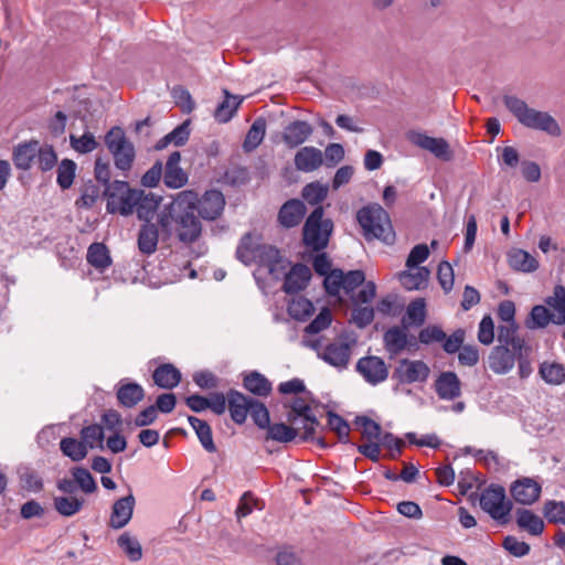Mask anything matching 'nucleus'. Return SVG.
I'll use <instances>...</instances> for the list:
<instances>
[{
    "mask_svg": "<svg viewBox=\"0 0 565 565\" xmlns=\"http://www.w3.org/2000/svg\"><path fill=\"white\" fill-rule=\"evenodd\" d=\"M198 193L193 190L179 192L158 214V224L163 234L184 244L196 242L202 234V223L195 215Z\"/></svg>",
    "mask_w": 565,
    "mask_h": 565,
    "instance_id": "f257e3e1",
    "label": "nucleus"
},
{
    "mask_svg": "<svg viewBox=\"0 0 565 565\" xmlns=\"http://www.w3.org/2000/svg\"><path fill=\"white\" fill-rule=\"evenodd\" d=\"M502 100L507 109L523 127L545 132L551 137L562 135L561 126L550 113L532 108L524 99L514 95H504Z\"/></svg>",
    "mask_w": 565,
    "mask_h": 565,
    "instance_id": "f03ea898",
    "label": "nucleus"
},
{
    "mask_svg": "<svg viewBox=\"0 0 565 565\" xmlns=\"http://www.w3.org/2000/svg\"><path fill=\"white\" fill-rule=\"evenodd\" d=\"M356 220L366 241L380 239L387 245L395 242V232L390 215L381 205L363 206L358 211Z\"/></svg>",
    "mask_w": 565,
    "mask_h": 565,
    "instance_id": "7ed1b4c3",
    "label": "nucleus"
},
{
    "mask_svg": "<svg viewBox=\"0 0 565 565\" xmlns=\"http://www.w3.org/2000/svg\"><path fill=\"white\" fill-rule=\"evenodd\" d=\"M308 345L317 351L318 358L327 364L338 370H345L350 363L352 350L356 345V338L349 333H341L326 345H322L319 340Z\"/></svg>",
    "mask_w": 565,
    "mask_h": 565,
    "instance_id": "20e7f679",
    "label": "nucleus"
},
{
    "mask_svg": "<svg viewBox=\"0 0 565 565\" xmlns=\"http://www.w3.org/2000/svg\"><path fill=\"white\" fill-rule=\"evenodd\" d=\"M323 207L318 205L307 217L302 228L303 244L315 250H323L328 244L333 231V222L330 218H323Z\"/></svg>",
    "mask_w": 565,
    "mask_h": 565,
    "instance_id": "39448f33",
    "label": "nucleus"
},
{
    "mask_svg": "<svg viewBox=\"0 0 565 565\" xmlns=\"http://www.w3.org/2000/svg\"><path fill=\"white\" fill-rule=\"evenodd\" d=\"M480 508L500 524L509 522V515L513 503L507 498L505 489L495 483H491L482 490L479 495Z\"/></svg>",
    "mask_w": 565,
    "mask_h": 565,
    "instance_id": "423d86ee",
    "label": "nucleus"
},
{
    "mask_svg": "<svg viewBox=\"0 0 565 565\" xmlns=\"http://www.w3.org/2000/svg\"><path fill=\"white\" fill-rule=\"evenodd\" d=\"M137 189H131L126 181L115 180L105 188L104 195L107 198L106 210L108 213H118L129 216L136 207Z\"/></svg>",
    "mask_w": 565,
    "mask_h": 565,
    "instance_id": "0eeeda50",
    "label": "nucleus"
},
{
    "mask_svg": "<svg viewBox=\"0 0 565 565\" xmlns=\"http://www.w3.org/2000/svg\"><path fill=\"white\" fill-rule=\"evenodd\" d=\"M107 149L114 157L115 167L121 171L131 169L136 151L120 127L111 128L105 136Z\"/></svg>",
    "mask_w": 565,
    "mask_h": 565,
    "instance_id": "6e6552de",
    "label": "nucleus"
},
{
    "mask_svg": "<svg viewBox=\"0 0 565 565\" xmlns=\"http://www.w3.org/2000/svg\"><path fill=\"white\" fill-rule=\"evenodd\" d=\"M430 367L422 360L402 359L392 373V380L398 384L425 383Z\"/></svg>",
    "mask_w": 565,
    "mask_h": 565,
    "instance_id": "1a4fd4ad",
    "label": "nucleus"
},
{
    "mask_svg": "<svg viewBox=\"0 0 565 565\" xmlns=\"http://www.w3.org/2000/svg\"><path fill=\"white\" fill-rule=\"evenodd\" d=\"M355 370L371 385H377L388 376L386 363L382 358L375 355L361 358L355 365Z\"/></svg>",
    "mask_w": 565,
    "mask_h": 565,
    "instance_id": "9d476101",
    "label": "nucleus"
},
{
    "mask_svg": "<svg viewBox=\"0 0 565 565\" xmlns=\"http://www.w3.org/2000/svg\"><path fill=\"white\" fill-rule=\"evenodd\" d=\"M407 138L413 145L429 151L440 160L448 161L452 157L449 143L444 138L430 137L420 131H409Z\"/></svg>",
    "mask_w": 565,
    "mask_h": 565,
    "instance_id": "9b49d317",
    "label": "nucleus"
},
{
    "mask_svg": "<svg viewBox=\"0 0 565 565\" xmlns=\"http://www.w3.org/2000/svg\"><path fill=\"white\" fill-rule=\"evenodd\" d=\"M518 351L505 345H495L489 356V369L498 375L508 374L515 365L518 359Z\"/></svg>",
    "mask_w": 565,
    "mask_h": 565,
    "instance_id": "f8f14e48",
    "label": "nucleus"
},
{
    "mask_svg": "<svg viewBox=\"0 0 565 565\" xmlns=\"http://www.w3.org/2000/svg\"><path fill=\"white\" fill-rule=\"evenodd\" d=\"M541 492V484L529 477L515 480L510 487V493L514 501L523 505H531L535 503L539 500Z\"/></svg>",
    "mask_w": 565,
    "mask_h": 565,
    "instance_id": "ddd939ff",
    "label": "nucleus"
},
{
    "mask_svg": "<svg viewBox=\"0 0 565 565\" xmlns=\"http://www.w3.org/2000/svg\"><path fill=\"white\" fill-rule=\"evenodd\" d=\"M196 206V212L203 220L214 221L221 216L225 199L221 191L209 190L201 199L198 198Z\"/></svg>",
    "mask_w": 565,
    "mask_h": 565,
    "instance_id": "4468645a",
    "label": "nucleus"
},
{
    "mask_svg": "<svg viewBox=\"0 0 565 565\" xmlns=\"http://www.w3.org/2000/svg\"><path fill=\"white\" fill-rule=\"evenodd\" d=\"M313 134V127L306 120L290 121L282 130L281 139L290 148L305 143Z\"/></svg>",
    "mask_w": 565,
    "mask_h": 565,
    "instance_id": "2eb2a0df",
    "label": "nucleus"
},
{
    "mask_svg": "<svg viewBox=\"0 0 565 565\" xmlns=\"http://www.w3.org/2000/svg\"><path fill=\"white\" fill-rule=\"evenodd\" d=\"M257 258L275 279H279L287 270L288 263L280 256L279 250L271 245L259 246Z\"/></svg>",
    "mask_w": 565,
    "mask_h": 565,
    "instance_id": "dca6fc26",
    "label": "nucleus"
},
{
    "mask_svg": "<svg viewBox=\"0 0 565 565\" xmlns=\"http://www.w3.org/2000/svg\"><path fill=\"white\" fill-rule=\"evenodd\" d=\"M136 500L132 493L116 500L111 508L109 526L114 530L125 527L134 514Z\"/></svg>",
    "mask_w": 565,
    "mask_h": 565,
    "instance_id": "f3484780",
    "label": "nucleus"
},
{
    "mask_svg": "<svg viewBox=\"0 0 565 565\" xmlns=\"http://www.w3.org/2000/svg\"><path fill=\"white\" fill-rule=\"evenodd\" d=\"M181 153L173 151L168 157L163 171V183L170 189H180L188 183V174L180 167Z\"/></svg>",
    "mask_w": 565,
    "mask_h": 565,
    "instance_id": "a211bd4d",
    "label": "nucleus"
},
{
    "mask_svg": "<svg viewBox=\"0 0 565 565\" xmlns=\"http://www.w3.org/2000/svg\"><path fill=\"white\" fill-rule=\"evenodd\" d=\"M285 276L282 290L288 294H297L303 290L311 278L310 268L303 264L294 265L288 273H284Z\"/></svg>",
    "mask_w": 565,
    "mask_h": 565,
    "instance_id": "6ab92c4d",
    "label": "nucleus"
},
{
    "mask_svg": "<svg viewBox=\"0 0 565 565\" xmlns=\"http://www.w3.org/2000/svg\"><path fill=\"white\" fill-rule=\"evenodd\" d=\"M294 164L300 172H313L323 164V152L313 146L302 147L295 153Z\"/></svg>",
    "mask_w": 565,
    "mask_h": 565,
    "instance_id": "aec40b11",
    "label": "nucleus"
},
{
    "mask_svg": "<svg viewBox=\"0 0 565 565\" xmlns=\"http://www.w3.org/2000/svg\"><path fill=\"white\" fill-rule=\"evenodd\" d=\"M435 391L440 399L454 401L461 395V382L455 372H441L435 381Z\"/></svg>",
    "mask_w": 565,
    "mask_h": 565,
    "instance_id": "412c9836",
    "label": "nucleus"
},
{
    "mask_svg": "<svg viewBox=\"0 0 565 565\" xmlns=\"http://www.w3.org/2000/svg\"><path fill=\"white\" fill-rule=\"evenodd\" d=\"M307 212L305 203L299 199L288 200L278 212V221L285 228H291L300 224Z\"/></svg>",
    "mask_w": 565,
    "mask_h": 565,
    "instance_id": "4be33fe9",
    "label": "nucleus"
},
{
    "mask_svg": "<svg viewBox=\"0 0 565 565\" xmlns=\"http://www.w3.org/2000/svg\"><path fill=\"white\" fill-rule=\"evenodd\" d=\"M160 202L161 196L137 189L136 207H134V213L137 214L139 220L145 221V223L150 222L158 210Z\"/></svg>",
    "mask_w": 565,
    "mask_h": 565,
    "instance_id": "5701e85b",
    "label": "nucleus"
},
{
    "mask_svg": "<svg viewBox=\"0 0 565 565\" xmlns=\"http://www.w3.org/2000/svg\"><path fill=\"white\" fill-rule=\"evenodd\" d=\"M228 398V409L231 413V418L236 424H243L245 423L247 418V414L249 412V408L252 406V401L254 398L247 397L244 394H242L238 391L230 390L227 393Z\"/></svg>",
    "mask_w": 565,
    "mask_h": 565,
    "instance_id": "b1692460",
    "label": "nucleus"
},
{
    "mask_svg": "<svg viewBox=\"0 0 565 565\" xmlns=\"http://www.w3.org/2000/svg\"><path fill=\"white\" fill-rule=\"evenodd\" d=\"M224 99L214 110V118L220 124L228 122L236 114L244 100V96L233 95L226 88L223 89Z\"/></svg>",
    "mask_w": 565,
    "mask_h": 565,
    "instance_id": "393cba45",
    "label": "nucleus"
},
{
    "mask_svg": "<svg viewBox=\"0 0 565 565\" xmlns=\"http://www.w3.org/2000/svg\"><path fill=\"white\" fill-rule=\"evenodd\" d=\"M406 328L407 326L405 324L403 327H392L384 332V347L391 356L399 354L407 348L408 335Z\"/></svg>",
    "mask_w": 565,
    "mask_h": 565,
    "instance_id": "a878e982",
    "label": "nucleus"
},
{
    "mask_svg": "<svg viewBox=\"0 0 565 565\" xmlns=\"http://www.w3.org/2000/svg\"><path fill=\"white\" fill-rule=\"evenodd\" d=\"M39 153V141L31 140L29 142L19 143L13 149L12 160L14 166L20 170H29L32 162Z\"/></svg>",
    "mask_w": 565,
    "mask_h": 565,
    "instance_id": "bb28decb",
    "label": "nucleus"
},
{
    "mask_svg": "<svg viewBox=\"0 0 565 565\" xmlns=\"http://www.w3.org/2000/svg\"><path fill=\"white\" fill-rule=\"evenodd\" d=\"M544 301L554 318V324H565V287L556 285L553 295L546 297Z\"/></svg>",
    "mask_w": 565,
    "mask_h": 565,
    "instance_id": "cd10ccee",
    "label": "nucleus"
},
{
    "mask_svg": "<svg viewBox=\"0 0 565 565\" xmlns=\"http://www.w3.org/2000/svg\"><path fill=\"white\" fill-rule=\"evenodd\" d=\"M159 231L156 224L147 222L140 226L138 234V248L145 255H151L157 250Z\"/></svg>",
    "mask_w": 565,
    "mask_h": 565,
    "instance_id": "c85d7f7f",
    "label": "nucleus"
},
{
    "mask_svg": "<svg viewBox=\"0 0 565 565\" xmlns=\"http://www.w3.org/2000/svg\"><path fill=\"white\" fill-rule=\"evenodd\" d=\"M509 265L518 271L532 273L539 267V262L529 252L521 248H513L508 253Z\"/></svg>",
    "mask_w": 565,
    "mask_h": 565,
    "instance_id": "c756f323",
    "label": "nucleus"
},
{
    "mask_svg": "<svg viewBox=\"0 0 565 565\" xmlns=\"http://www.w3.org/2000/svg\"><path fill=\"white\" fill-rule=\"evenodd\" d=\"M498 345L510 347L516 351L527 347L525 340L519 335L518 324L515 322H508L499 326Z\"/></svg>",
    "mask_w": 565,
    "mask_h": 565,
    "instance_id": "7c9ffc66",
    "label": "nucleus"
},
{
    "mask_svg": "<svg viewBox=\"0 0 565 565\" xmlns=\"http://www.w3.org/2000/svg\"><path fill=\"white\" fill-rule=\"evenodd\" d=\"M86 503L83 497L77 495H56L53 498V505L56 512L66 518H71L81 512Z\"/></svg>",
    "mask_w": 565,
    "mask_h": 565,
    "instance_id": "2f4dec72",
    "label": "nucleus"
},
{
    "mask_svg": "<svg viewBox=\"0 0 565 565\" xmlns=\"http://www.w3.org/2000/svg\"><path fill=\"white\" fill-rule=\"evenodd\" d=\"M154 383L166 390H171L181 382L180 371L172 364L167 363L158 366L152 374Z\"/></svg>",
    "mask_w": 565,
    "mask_h": 565,
    "instance_id": "473e14b6",
    "label": "nucleus"
},
{
    "mask_svg": "<svg viewBox=\"0 0 565 565\" xmlns=\"http://www.w3.org/2000/svg\"><path fill=\"white\" fill-rule=\"evenodd\" d=\"M267 121L264 117H257L249 127L243 142L245 152H252L263 142L266 135Z\"/></svg>",
    "mask_w": 565,
    "mask_h": 565,
    "instance_id": "72a5a7b5",
    "label": "nucleus"
},
{
    "mask_svg": "<svg viewBox=\"0 0 565 565\" xmlns=\"http://www.w3.org/2000/svg\"><path fill=\"white\" fill-rule=\"evenodd\" d=\"M429 274L430 273L426 267H416L415 271L401 273L399 281L407 290H419L426 287Z\"/></svg>",
    "mask_w": 565,
    "mask_h": 565,
    "instance_id": "f704fd0d",
    "label": "nucleus"
},
{
    "mask_svg": "<svg viewBox=\"0 0 565 565\" xmlns=\"http://www.w3.org/2000/svg\"><path fill=\"white\" fill-rule=\"evenodd\" d=\"M243 384L247 391L257 396H267L273 390L269 380L257 371L245 375Z\"/></svg>",
    "mask_w": 565,
    "mask_h": 565,
    "instance_id": "c9c22d12",
    "label": "nucleus"
},
{
    "mask_svg": "<svg viewBox=\"0 0 565 565\" xmlns=\"http://www.w3.org/2000/svg\"><path fill=\"white\" fill-rule=\"evenodd\" d=\"M516 523L531 535H540L544 531L543 520L526 509H519L516 511Z\"/></svg>",
    "mask_w": 565,
    "mask_h": 565,
    "instance_id": "e433bc0d",
    "label": "nucleus"
},
{
    "mask_svg": "<svg viewBox=\"0 0 565 565\" xmlns=\"http://www.w3.org/2000/svg\"><path fill=\"white\" fill-rule=\"evenodd\" d=\"M188 422L194 429L202 447L209 452H214L216 447L213 441L212 429L210 425L205 420L195 416H189Z\"/></svg>",
    "mask_w": 565,
    "mask_h": 565,
    "instance_id": "4c0bfd02",
    "label": "nucleus"
},
{
    "mask_svg": "<svg viewBox=\"0 0 565 565\" xmlns=\"http://www.w3.org/2000/svg\"><path fill=\"white\" fill-rule=\"evenodd\" d=\"M143 396V388L137 383L122 384L117 391L118 402L128 408L137 405Z\"/></svg>",
    "mask_w": 565,
    "mask_h": 565,
    "instance_id": "58836bf2",
    "label": "nucleus"
},
{
    "mask_svg": "<svg viewBox=\"0 0 565 565\" xmlns=\"http://www.w3.org/2000/svg\"><path fill=\"white\" fill-rule=\"evenodd\" d=\"M539 373L547 384L561 385L565 382V366L561 363L544 361L540 365Z\"/></svg>",
    "mask_w": 565,
    "mask_h": 565,
    "instance_id": "ea45409f",
    "label": "nucleus"
},
{
    "mask_svg": "<svg viewBox=\"0 0 565 565\" xmlns=\"http://www.w3.org/2000/svg\"><path fill=\"white\" fill-rule=\"evenodd\" d=\"M60 449L64 456L73 461H81L87 456V446L74 437H65L60 441Z\"/></svg>",
    "mask_w": 565,
    "mask_h": 565,
    "instance_id": "a19ab883",
    "label": "nucleus"
},
{
    "mask_svg": "<svg viewBox=\"0 0 565 565\" xmlns=\"http://www.w3.org/2000/svg\"><path fill=\"white\" fill-rule=\"evenodd\" d=\"M87 262L99 270L109 267L111 260L106 245L103 243H93L87 250Z\"/></svg>",
    "mask_w": 565,
    "mask_h": 565,
    "instance_id": "79ce46f5",
    "label": "nucleus"
},
{
    "mask_svg": "<svg viewBox=\"0 0 565 565\" xmlns=\"http://www.w3.org/2000/svg\"><path fill=\"white\" fill-rule=\"evenodd\" d=\"M426 320V303L423 298L413 300L406 309L403 324L420 327Z\"/></svg>",
    "mask_w": 565,
    "mask_h": 565,
    "instance_id": "37998d69",
    "label": "nucleus"
},
{
    "mask_svg": "<svg viewBox=\"0 0 565 565\" xmlns=\"http://www.w3.org/2000/svg\"><path fill=\"white\" fill-rule=\"evenodd\" d=\"M313 312V303L302 296L292 298L288 305L289 316L298 321L307 320Z\"/></svg>",
    "mask_w": 565,
    "mask_h": 565,
    "instance_id": "c03bdc74",
    "label": "nucleus"
},
{
    "mask_svg": "<svg viewBox=\"0 0 565 565\" xmlns=\"http://www.w3.org/2000/svg\"><path fill=\"white\" fill-rule=\"evenodd\" d=\"M118 546L122 550L126 556L131 562H137L142 557V547L139 541L130 535L129 532H124L117 540Z\"/></svg>",
    "mask_w": 565,
    "mask_h": 565,
    "instance_id": "a18cd8bd",
    "label": "nucleus"
},
{
    "mask_svg": "<svg viewBox=\"0 0 565 565\" xmlns=\"http://www.w3.org/2000/svg\"><path fill=\"white\" fill-rule=\"evenodd\" d=\"M266 439H271L278 443H289L297 437V430L284 423H275L266 427Z\"/></svg>",
    "mask_w": 565,
    "mask_h": 565,
    "instance_id": "49530a36",
    "label": "nucleus"
},
{
    "mask_svg": "<svg viewBox=\"0 0 565 565\" xmlns=\"http://www.w3.org/2000/svg\"><path fill=\"white\" fill-rule=\"evenodd\" d=\"M548 323H554L550 309L543 305L534 306L526 321V327L529 329H542L548 326Z\"/></svg>",
    "mask_w": 565,
    "mask_h": 565,
    "instance_id": "de8ad7c7",
    "label": "nucleus"
},
{
    "mask_svg": "<svg viewBox=\"0 0 565 565\" xmlns=\"http://www.w3.org/2000/svg\"><path fill=\"white\" fill-rule=\"evenodd\" d=\"M259 246H254L253 238L249 233L245 234L236 248V257L245 265H249L257 259Z\"/></svg>",
    "mask_w": 565,
    "mask_h": 565,
    "instance_id": "09e8293b",
    "label": "nucleus"
},
{
    "mask_svg": "<svg viewBox=\"0 0 565 565\" xmlns=\"http://www.w3.org/2000/svg\"><path fill=\"white\" fill-rule=\"evenodd\" d=\"M71 473L76 481V486L82 492L90 494L97 490V483L88 469L84 467H74L71 470Z\"/></svg>",
    "mask_w": 565,
    "mask_h": 565,
    "instance_id": "8fccbe9b",
    "label": "nucleus"
},
{
    "mask_svg": "<svg viewBox=\"0 0 565 565\" xmlns=\"http://www.w3.org/2000/svg\"><path fill=\"white\" fill-rule=\"evenodd\" d=\"M81 438L89 448L98 447L100 449H104L103 441L105 438V434L102 425L93 424L84 427L81 430Z\"/></svg>",
    "mask_w": 565,
    "mask_h": 565,
    "instance_id": "3c124183",
    "label": "nucleus"
},
{
    "mask_svg": "<svg viewBox=\"0 0 565 565\" xmlns=\"http://www.w3.org/2000/svg\"><path fill=\"white\" fill-rule=\"evenodd\" d=\"M374 320V308L372 306L354 305L351 311V319L359 329H364Z\"/></svg>",
    "mask_w": 565,
    "mask_h": 565,
    "instance_id": "603ef678",
    "label": "nucleus"
},
{
    "mask_svg": "<svg viewBox=\"0 0 565 565\" xmlns=\"http://www.w3.org/2000/svg\"><path fill=\"white\" fill-rule=\"evenodd\" d=\"M76 171V163L70 159H63L57 167V184L63 189H68L73 184Z\"/></svg>",
    "mask_w": 565,
    "mask_h": 565,
    "instance_id": "864d4df0",
    "label": "nucleus"
},
{
    "mask_svg": "<svg viewBox=\"0 0 565 565\" xmlns=\"http://www.w3.org/2000/svg\"><path fill=\"white\" fill-rule=\"evenodd\" d=\"M302 198L311 205L320 204L328 195V188L319 182H311L303 186Z\"/></svg>",
    "mask_w": 565,
    "mask_h": 565,
    "instance_id": "5fc2aeb1",
    "label": "nucleus"
},
{
    "mask_svg": "<svg viewBox=\"0 0 565 565\" xmlns=\"http://www.w3.org/2000/svg\"><path fill=\"white\" fill-rule=\"evenodd\" d=\"M544 516L551 523L565 524V502L550 500L544 503Z\"/></svg>",
    "mask_w": 565,
    "mask_h": 565,
    "instance_id": "6e6d98bb",
    "label": "nucleus"
},
{
    "mask_svg": "<svg viewBox=\"0 0 565 565\" xmlns=\"http://www.w3.org/2000/svg\"><path fill=\"white\" fill-rule=\"evenodd\" d=\"M354 424L362 428V435L369 440H381L382 428L380 424L366 416H358Z\"/></svg>",
    "mask_w": 565,
    "mask_h": 565,
    "instance_id": "4d7b16f0",
    "label": "nucleus"
},
{
    "mask_svg": "<svg viewBox=\"0 0 565 565\" xmlns=\"http://www.w3.org/2000/svg\"><path fill=\"white\" fill-rule=\"evenodd\" d=\"M249 415L255 425L260 429H266L270 423L269 412L264 403L254 399L249 408Z\"/></svg>",
    "mask_w": 565,
    "mask_h": 565,
    "instance_id": "13d9d810",
    "label": "nucleus"
},
{
    "mask_svg": "<svg viewBox=\"0 0 565 565\" xmlns=\"http://www.w3.org/2000/svg\"><path fill=\"white\" fill-rule=\"evenodd\" d=\"M36 159L39 168L44 172L52 170L57 162L56 152L53 147L49 145L41 146L39 143V153H36Z\"/></svg>",
    "mask_w": 565,
    "mask_h": 565,
    "instance_id": "bf43d9fd",
    "label": "nucleus"
},
{
    "mask_svg": "<svg viewBox=\"0 0 565 565\" xmlns=\"http://www.w3.org/2000/svg\"><path fill=\"white\" fill-rule=\"evenodd\" d=\"M326 292L330 296H338L343 289V270L332 269L323 279Z\"/></svg>",
    "mask_w": 565,
    "mask_h": 565,
    "instance_id": "052dcab7",
    "label": "nucleus"
},
{
    "mask_svg": "<svg viewBox=\"0 0 565 565\" xmlns=\"http://www.w3.org/2000/svg\"><path fill=\"white\" fill-rule=\"evenodd\" d=\"M445 337L446 333L441 327L437 324H429L419 331L418 341L422 344L429 345L437 342L440 343Z\"/></svg>",
    "mask_w": 565,
    "mask_h": 565,
    "instance_id": "680f3d73",
    "label": "nucleus"
},
{
    "mask_svg": "<svg viewBox=\"0 0 565 565\" xmlns=\"http://www.w3.org/2000/svg\"><path fill=\"white\" fill-rule=\"evenodd\" d=\"M70 139L73 149L79 153H89L94 151L98 145L95 140V137L90 132H85L81 137H75L74 135H71Z\"/></svg>",
    "mask_w": 565,
    "mask_h": 565,
    "instance_id": "e2e57ef3",
    "label": "nucleus"
},
{
    "mask_svg": "<svg viewBox=\"0 0 565 565\" xmlns=\"http://www.w3.org/2000/svg\"><path fill=\"white\" fill-rule=\"evenodd\" d=\"M332 322L331 311L323 308L319 315L305 328V332L316 334L326 330Z\"/></svg>",
    "mask_w": 565,
    "mask_h": 565,
    "instance_id": "0e129e2a",
    "label": "nucleus"
},
{
    "mask_svg": "<svg viewBox=\"0 0 565 565\" xmlns=\"http://www.w3.org/2000/svg\"><path fill=\"white\" fill-rule=\"evenodd\" d=\"M328 425L330 429L338 434L341 441L348 443L350 426L349 424L338 414L333 412L328 413Z\"/></svg>",
    "mask_w": 565,
    "mask_h": 565,
    "instance_id": "69168bd1",
    "label": "nucleus"
},
{
    "mask_svg": "<svg viewBox=\"0 0 565 565\" xmlns=\"http://www.w3.org/2000/svg\"><path fill=\"white\" fill-rule=\"evenodd\" d=\"M466 332L463 329H457L449 337H445L440 342L443 344V349L448 354H454L459 352L462 348L465 341Z\"/></svg>",
    "mask_w": 565,
    "mask_h": 565,
    "instance_id": "338daca9",
    "label": "nucleus"
},
{
    "mask_svg": "<svg viewBox=\"0 0 565 565\" xmlns=\"http://www.w3.org/2000/svg\"><path fill=\"white\" fill-rule=\"evenodd\" d=\"M365 282V274L363 270L355 269L348 273L343 271V290L347 295H351L354 290Z\"/></svg>",
    "mask_w": 565,
    "mask_h": 565,
    "instance_id": "774afa93",
    "label": "nucleus"
}]
</instances>
